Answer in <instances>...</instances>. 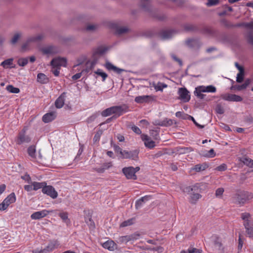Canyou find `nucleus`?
Listing matches in <instances>:
<instances>
[{"label":"nucleus","instance_id":"obj_33","mask_svg":"<svg viewBox=\"0 0 253 253\" xmlns=\"http://www.w3.org/2000/svg\"><path fill=\"white\" fill-rule=\"evenodd\" d=\"M174 123L176 124V122L174 120L170 119L165 118L163 120L161 126H172Z\"/></svg>","mask_w":253,"mask_h":253},{"label":"nucleus","instance_id":"obj_19","mask_svg":"<svg viewBox=\"0 0 253 253\" xmlns=\"http://www.w3.org/2000/svg\"><path fill=\"white\" fill-rule=\"evenodd\" d=\"M56 117L55 112H51L44 115L42 118V121L45 123H48L54 120Z\"/></svg>","mask_w":253,"mask_h":253},{"label":"nucleus","instance_id":"obj_25","mask_svg":"<svg viewBox=\"0 0 253 253\" xmlns=\"http://www.w3.org/2000/svg\"><path fill=\"white\" fill-rule=\"evenodd\" d=\"M251 80L250 79H247L245 81L244 83L242 84H236L232 86L233 88L236 89L238 91H240L243 89H245L247 88V87L250 84Z\"/></svg>","mask_w":253,"mask_h":253},{"label":"nucleus","instance_id":"obj_63","mask_svg":"<svg viewBox=\"0 0 253 253\" xmlns=\"http://www.w3.org/2000/svg\"><path fill=\"white\" fill-rule=\"evenodd\" d=\"M216 169L220 171H225L227 169V166L225 164H222V165L218 166Z\"/></svg>","mask_w":253,"mask_h":253},{"label":"nucleus","instance_id":"obj_57","mask_svg":"<svg viewBox=\"0 0 253 253\" xmlns=\"http://www.w3.org/2000/svg\"><path fill=\"white\" fill-rule=\"evenodd\" d=\"M171 57L172 59L175 62H177L180 66L182 65V62L181 59L177 58L174 54H171Z\"/></svg>","mask_w":253,"mask_h":253},{"label":"nucleus","instance_id":"obj_31","mask_svg":"<svg viewBox=\"0 0 253 253\" xmlns=\"http://www.w3.org/2000/svg\"><path fill=\"white\" fill-rule=\"evenodd\" d=\"M241 162L244 163V165L247 166L249 167L253 168V160L249 158L243 157L241 159Z\"/></svg>","mask_w":253,"mask_h":253},{"label":"nucleus","instance_id":"obj_43","mask_svg":"<svg viewBox=\"0 0 253 253\" xmlns=\"http://www.w3.org/2000/svg\"><path fill=\"white\" fill-rule=\"evenodd\" d=\"M215 111L216 113L218 114H223L224 113V109L220 103L216 105Z\"/></svg>","mask_w":253,"mask_h":253},{"label":"nucleus","instance_id":"obj_34","mask_svg":"<svg viewBox=\"0 0 253 253\" xmlns=\"http://www.w3.org/2000/svg\"><path fill=\"white\" fill-rule=\"evenodd\" d=\"M27 152L28 155L31 157L32 159L36 158V147L35 146L32 145L28 147L27 149Z\"/></svg>","mask_w":253,"mask_h":253},{"label":"nucleus","instance_id":"obj_22","mask_svg":"<svg viewBox=\"0 0 253 253\" xmlns=\"http://www.w3.org/2000/svg\"><path fill=\"white\" fill-rule=\"evenodd\" d=\"M66 92H63L56 100L55 105L57 108H62L64 104L66 97Z\"/></svg>","mask_w":253,"mask_h":253},{"label":"nucleus","instance_id":"obj_47","mask_svg":"<svg viewBox=\"0 0 253 253\" xmlns=\"http://www.w3.org/2000/svg\"><path fill=\"white\" fill-rule=\"evenodd\" d=\"M128 29L126 27H119L117 29L116 33L118 35H122L128 32Z\"/></svg>","mask_w":253,"mask_h":253},{"label":"nucleus","instance_id":"obj_44","mask_svg":"<svg viewBox=\"0 0 253 253\" xmlns=\"http://www.w3.org/2000/svg\"><path fill=\"white\" fill-rule=\"evenodd\" d=\"M94 73L95 74L101 76L102 78L103 81H104L108 77L107 74L105 72H102L101 69H97L94 72Z\"/></svg>","mask_w":253,"mask_h":253},{"label":"nucleus","instance_id":"obj_26","mask_svg":"<svg viewBox=\"0 0 253 253\" xmlns=\"http://www.w3.org/2000/svg\"><path fill=\"white\" fill-rule=\"evenodd\" d=\"M151 96L149 95L138 96L135 98V101L137 103H143L149 101Z\"/></svg>","mask_w":253,"mask_h":253},{"label":"nucleus","instance_id":"obj_37","mask_svg":"<svg viewBox=\"0 0 253 253\" xmlns=\"http://www.w3.org/2000/svg\"><path fill=\"white\" fill-rule=\"evenodd\" d=\"M141 234L138 232H135L133 234L130 235H128L129 241L131 242H133L134 241L137 240L140 237Z\"/></svg>","mask_w":253,"mask_h":253},{"label":"nucleus","instance_id":"obj_52","mask_svg":"<svg viewBox=\"0 0 253 253\" xmlns=\"http://www.w3.org/2000/svg\"><path fill=\"white\" fill-rule=\"evenodd\" d=\"M102 134V131L101 130H98L96 134L94 135L93 137V141L94 142H96L100 140V136Z\"/></svg>","mask_w":253,"mask_h":253},{"label":"nucleus","instance_id":"obj_61","mask_svg":"<svg viewBox=\"0 0 253 253\" xmlns=\"http://www.w3.org/2000/svg\"><path fill=\"white\" fill-rule=\"evenodd\" d=\"M247 40L248 42L249 43L252 45H253V34L252 32H249L247 36Z\"/></svg>","mask_w":253,"mask_h":253},{"label":"nucleus","instance_id":"obj_2","mask_svg":"<svg viewBox=\"0 0 253 253\" xmlns=\"http://www.w3.org/2000/svg\"><path fill=\"white\" fill-rule=\"evenodd\" d=\"M26 130L27 128H24L18 133L15 139L17 144L21 145L24 143H28L31 141V137L26 134Z\"/></svg>","mask_w":253,"mask_h":253},{"label":"nucleus","instance_id":"obj_45","mask_svg":"<svg viewBox=\"0 0 253 253\" xmlns=\"http://www.w3.org/2000/svg\"><path fill=\"white\" fill-rule=\"evenodd\" d=\"M175 116L177 118H181L184 120H187L189 115L184 113L183 112L178 111L175 113Z\"/></svg>","mask_w":253,"mask_h":253},{"label":"nucleus","instance_id":"obj_38","mask_svg":"<svg viewBox=\"0 0 253 253\" xmlns=\"http://www.w3.org/2000/svg\"><path fill=\"white\" fill-rule=\"evenodd\" d=\"M6 89L10 93H18L20 92V89L19 88L15 87L11 84L7 85Z\"/></svg>","mask_w":253,"mask_h":253},{"label":"nucleus","instance_id":"obj_11","mask_svg":"<svg viewBox=\"0 0 253 253\" xmlns=\"http://www.w3.org/2000/svg\"><path fill=\"white\" fill-rule=\"evenodd\" d=\"M52 211L43 210L41 211H36L31 215V218L32 219H40L45 217Z\"/></svg>","mask_w":253,"mask_h":253},{"label":"nucleus","instance_id":"obj_39","mask_svg":"<svg viewBox=\"0 0 253 253\" xmlns=\"http://www.w3.org/2000/svg\"><path fill=\"white\" fill-rule=\"evenodd\" d=\"M21 36L22 34L20 32L15 33L13 37L10 40V43L12 44H15V43H16L19 39L21 38Z\"/></svg>","mask_w":253,"mask_h":253},{"label":"nucleus","instance_id":"obj_27","mask_svg":"<svg viewBox=\"0 0 253 253\" xmlns=\"http://www.w3.org/2000/svg\"><path fill=\"white\" fill-rule=\"evenodd\" d=\"M37 81L41 84H45L48 82V78L43 73H39L37 75Z\"/></svg>","mask_w":253,"mask_h":253},{"label":"nucleus","instance_id":"obj_10","mask_svg":"<svg viewBox=\"0 0 253 253\" xmlns=\"http://www.w3.org/2000/svg\"><path fill=\"white\" fill-rule=\"evenodd\" d=\"M42 192L50 196L52 199H55L58 196L57 192L55 191L54 187L52 186H46L45 185L42 189Z\"/></svg>","mask_w":253,"mask_h":253},{"label":"nucleus","instance_id":"obj_32","mask_svg":"<svg viewBox=\"0 0 253 253\" xmlns=\"http://www.w3.org/2000/svg\"><path fill=\"white\" fill-rule=\"evenodd\" d=\"M214 246L218 250H220L222 247V243L221 240L219 237L216 235L212 236Z\"/></svg>","mask_w":253,"mask_h":253},{"label":"nucleus","instance_id":"obj_21","mask_svg":"<svg viewBox=\"0 0 253 253\" xmlns=\"http://www.w3.org/2000/svg\"><path fill=\"white\" fill-rule=\"evenodd\" d=\"M175 33L176 31L175 30L170 29L162 31L160 35L163 39H168L170 38Z\"/></svg>","mask_w":253,"mask_h":253},{"label":"nucleus","instance_id":"obj_56","mask_svg":"<svg viewBox=\"0 0 253 253\" xmlns=\"http://www.w3.org/2000/svg\"><path fill=\"white\" fill-rule=\"evenodd\" d=\"M251 216V214L248 212H244L241 214V218L244 221L249 220Z\"/></svg>","mask_w":253,"mask_h":253},{"label":"nucleus","instance_id":"obj_30","mask_svg":"<svg viewBox=\"0 0 253 253\" xmlns=\"http://www.w3.org/2000/svg\"><path fill=\"white\" fill-rule=\"evenodd\" d=\"M202 88L201 86H198L196 88L195 90L194 91V94L199 98L201 99H203L206 96L205 94L202 93V92H204V91H202Z\"/></svg>","mask_w":253,"mask_h":253},{"label":"nucleus","instance_id":"obj_29","mask_svg":"<svg viewBox=\"0 0 253 253\" xmlns=\"http://www.w3.org/2000/svg\"><path fill=\"white\" fill-rule=\"evenodd\" d=\"M201 86V87L202 88V91H204V92H212V93H213V92H216V87L212 85H208L207 86H204V85H202Z\"/></svg>","mask_w":253,"mask_h":253},{"label":"nucleus","instance_id":"obj_40","mask_svg":"<svg viewBox=\"0 0 253 253\" xmlns=\"http://www.w3.org/2000/svg\"><path fill=\"white\" fill-rule=\"evenodd\" d=\"M13 59L10 58L6 60H4L1 63V66H2L4 68H8V66H10L12 64Z\"/></svg>","mask_w":253,"mask_h":253},{"label":"nucleus","instance_id":"obj_54","mask_svg":"<svg viewBox=\"0 0 253 253\" xmlns=\"http://www.w3.org/2000/svg\"><path fill=\"white\" fill-rule=\"evenodd\" d=\"M221 23L223 25H224L225 27L227 28H233L234 27V24H232L231 22L228 21L226 19H222L221 20Z\"/></svg>","mask_w":253,"mask_h":253},{"label":"nucleus","instance_id":"obj_16","mask_svg":"<svg viewBox=\"0 0 253 253\" xmlns=\"http://www.w3.org/2000/svg\"><path fill=\"white\" fill-rule=\"evenodd\" d=\"M194 151V149L191 147H176L174 148V153L178 154L179 155H182L190 153Z\"/></svg>","mask_w":253,"mask_h":253},{"label":"nucleus","instance_id":"obj_42","mask_svg":"<svg viewBox=\"0 0 253 253\" xmlns=\"http://www.w3.org/2000/svg\"><path fill=\"white\" fill-rule=\"evenodd\" d=\"M113 114L112 107L108 108L101 112L103 117H107Z\"/></svg>","mask_w":253,"mask_h":253},{"label":"nucleus","instance_id":"obj_23","mask_svg":"<svg viewBox=\"0 0 253 253\" xmlns=\"http://www.w3.org/2000/svg\"><path fill=\"white\" fill-rule=\"evenodd\" d=\"M140 6L143 10L149 12H151L150 0H141Z\"/></svg>","mask_w":253,"mask_h":253},{"label":"nucleus","instance_id":"obj_64","mask_svg":"<svg viewBox=\"0 0 253 253\" xmlns=\"http://www.w3.org/2000/svg\"><path fill=\"white\" fill-rule=\"evenodd\" d=\"M243 225L245 228L253 226V222L249 219L244 221Z\"/></svg>","mask_w":253,"mask_h":253},{"label":"nucleus","instance_id":"obj_28","mask_svg":"<svg viewBox=\"0 0 253 253\" xmlns=\"http://www.w3.org/2000/svg\"><path fill=\"white\" fill-rule=\"evenodd\" d=\"M31 184H32L33 190L37 191L41 188L43 189V187L46 185V182H32Z\"/></svg>","mask_w":253,"mask_h":253},{"label":"nucleus","instance_id":"obj_51","mask_svg":"<svg viewBox=\"0 0 253 253\" xmlns=\"http://www.w3.org/2000/svg\"><path fill=\"white\" fill-rule=\"evenodd\" d=\"M246 232L250 238L253 237V225L245 228Z\"/></svg>","mask_w":253,"mask_h":253},{"label":"nucleus","instance_id":"obj_62","mask_svg":"<svg viewBox=\"0 0 253 253\" xmlns=\"http://www.w3.org/2000/svg\"><path fill=\"white\" fill-rule=\"evenodd\" d=\"M131 128L133 131L137 134H140L141 133V131L140 128L134 125L132 126Z\"/></svg>","mask_w":253,"mask_h":253},{"label":"nucleus","instance_id":"obj_15","mask_svg":"<svg viewBox=\"0 0 253 253\" xmlns=\"http://www.w3.org/2000/svg\"><path fill=\"white\" fill-rule=\"evenodd\" d=\"M222 98L229 101L241 102L243 100L241 96L236 94H227L222 96Z\"/></svg>","mask_w":253,"mask_h":253},{"label":"nucleus","instance_id":"obj_9","mask_svg":"<svg viewBox=\"0 0 253 253\" xmlns=\"http://www.w3.org/2000/svg\"><path fill=\"white\" fill-rule=\"evenodd\" d=\"M122 172L127 179H132L133 180L137 179V176L135 174V171H134V168L133 167L124 168L122 169Z\"/></svg>","mask_w":253,"mask_h":253},{"label":"nucleus","instance_id":"obj_55","mask_svg":"<svg viewBox=\"0 0 253 253\" xmlns=\"http://www.w3.org/2000/svg\"><path fill=\"white\" fill-rule=\"evenodd\" d=\"M224 191V190L223 188H217L215 191V196L216 197H220L222 195Z\"/></svg>","mask_w":253,"mask_h":253},{"label":"nucleus","instance_id":"obj_6","mask_svg":"<svg viewBox=\"0 0 253 253\" xmlns=\"http://www.w3.org/2000/svg\"><path fill=\"white\" fill-rule=\"evenodd\" d=\"M67 60L63 57H56L53 58L50 62V65L53 68H60L61 66L66 67Z\"/></svg>","mask_w":253,"mask_h":253},{"label":"nucleus","instance_id":"obj_18","mask_svg":"<svg viewBox=\"0 0 253 253\" xmlns=\"http://www.w3.org/2000/svg\"><path fill=\"white\" fill-rule=\"evenodd\" d=\"M151 199L152 197L150 195H146L141 197L136 201L135 205V208L136 209H140L146 202L150 200Z\"/></svg>","mask_w":253,"mask_h":253},{"label":"nucleus","instance_id":"obj_58","mask_svg":"<svg viewBox=\"0 0 253 253\" xmlns=\"http://www.w3.org/2000/svg\"><path fill=\"white\" fill-rule=\"evenodd\" d=\"M104 170L105 171L107 169H108L110 168H111L113 166L112 163V162H108V163H105L103 164V165L101 166Z\"/></svg>","mask_w":253,"mask_h":253},{"label":"nucleus","instance_id":"obj_20","mask_svg":"<svg viewBox=\"0 0 253 253\" xmlns=\"http://www.w3.org/2000/svg\"><path fill=\"white\" fill-rule=\"evenodd\" d=\"M102 247L109 251H113L117 248V244L111 240H109L101 244Z\"/></svg>","mask_w":253,"mask_h":253},{"label":"nucleus","instance_id":"obj_35","mask_svg":"<svg viewBox=\"0 0 253 253\" xmlns=\"http://www.w3.org/2000/svg\"><path fill=\"white\" fill-rule=\"evenodd\" d=\"M135 221V218L134 217H132L131 218L128 219L126 220H125L124 222H123L121 224L120 226L122 227H125L131 225L134 223Z\"/></svg>","mask_w":253,"mask_h":253},{"label":"nucleus","instance_id":"obj_49","mask_svg":"<svg viewBox=\"0 0 253 253\" xmlns=\"http://www.w3.org/2000/svg\"><path fill=\"white\" fill-rule=\"evenodd\" d=\"M21 178L23 180H25V181L27 182L29 184H30L32 182L30 175L27 174V173H25L24 175H22L21 176Z\"/></svg>","mask_w":253,"mask_h":253},{"label":"nucleus","instance_id":"obj_4","mask_svg":"<svg viewBox=\"0 0 253 253\" xmlns=\"http://www.w3.org/2000/svg\"><path fill=\"white\" fill-rule=\"evenodd\" d=\"M139 151L138 150L132 151L124 150L121 151V157L123 159H129L134 161L138 160V154Z\"/></svg>","mask_w":253,"mask_h":253},{"label":"nucleus","instance_id":"obj_7","mask_svg":"<svg viewBox=\"0 0 253 253\" xmlns=\"http://www.w3.org/2000/svg\"><path fill=\"white\" fill-rule=\"evenodd\" d=\"M178 99L183 102H188L190 100L189 91L185 87L179 88L178 91Z\"/></svg>","mask_w":253,"mask_h":253},{"label":"nucleus","instance_id":"obj_60","mask_svg":"<svg viewBox=\"0 0 253 253\" xmlns=\"http://www.w3.org/2000/svg\"><path fill=\"white\" fill-rule=\"evenodd\" d=\"M244 73H242L241 74V73H239L237 74V79H236L237 82L242 83L244 79Z\"/></svg>","mask_w":253,"mask_h":253},{"label":"nucleus","instance_id":"obj_50","mask_svg":"<svg viewBox=\"0 0 253 253\" xmlns=\"http://www.w3.org/2000/svg\"><path fill=\"white\" fill-rule=\"evenodd\" d=\"M59 216L65 222H66L67 220H68V213L66 212H62L59 213Z\"/></svg>","mask_w":253,"mask_h":253},{"label":"nucleus","instance_id":"obj_53","mask_svg":"<svg viewBox=\"0 0 253 253\" xmlns=\"http://www.w3.org/2000/svg\"><path fill=\"white\" fill-rule=\"evenodd\" d=\"M187 120H191L193 121V122L194 123V124L197 126L199 128H203L204 127V126H202V125H201L200 124H199L194 119V118L190 116V115H189L188 117V118Z\"/></svg>","mask_w":253,"mask_h":253},{"label":"nucleus","instance_id":"obj_1","mask_svg":"<svg viewBox=\"0 0 253 253\" xmlns=\"http://www.w3.org/2000/svg\"><path fill=\"white\" fill-rule=\"evenodd\" d=\"M253 198V194L245 191H239L232 197L233 202L240 206H243Z\"/></svg>","mask_w":253,"mask_h":253},{"label":"nucleus","instance_id":"obj_3","mask_svg":"<svg viewBox=\"0 0 253 253\" xmlns=\"http://www.w3.org/2000/svg\"><path fill=\"white\" fill-rule=\"evenodd\" d=\"M15 201V195L14 193H11L0 204V211L5 210L11 204L14 203Z\"/></svg>","mask_w":253,"mask_h":253},{"label":"nucleus","instance_id":"obj_24","mask_svg":"<svg viewBox=\"0 0 253 253\" xmlns=\"http://www.w3.org/2000/svg\"><path fill=\"white\" fill-rule=\"evenodd\" d=\"M105 67L107 70L109 71L113 70L118 74H120L123 71V69H120L115 66L114 65H113L112 64L109 62H107L105 64Z\"/></svg>","mask_w":253,"mask_h":253},{"label":"nucleus","instance_id":"obj_48","mask_svg":"<svg viewBox=\"0 0 253 253\" xmlns=\"http://www.w3.org/2000/svg\"><path fill=\"white\" fill-rule=\"evenodd\" d=\"M150 135L155 140H159L160 136L159 132L157 130H152L150 131Z\"/></svg>","mask_w":253,"mask_h":253},{"label":"nucleus","instance_id":"obj_59","mask_svg":"<svg viewBox=\"0 0 253 253\" xmlns=\"http://www.w3.org/2000/svg\"><path fill=\"white\" fill-rule=\"evenodd\" d=\"M218 0H208L207 5L208 6H213L218 3Z\"/></svg>","mask_w":253,"mask_h":253},{"label":"nucleus","instance_id":"obj_14","mask_svg":"<svg viewBox=\"0 0 253 253\" xmlns=\"http://www.w3.org/2000/svg\"><path fill=\"white\" fill-rule=\"evenodd\" d=\"M141 137L142 140L144 141V144L146 147L152 149L155 146V142L151 140L147 135L143 134Z\"/></svg>","mask_w":253,"mask_h":253},{"label":"nucleus","instance_id":"obj_13","mask_svg":"<svg viewBox=\"0 0 253 253\" xmlns=\"http://www.w3.org/2000/svg\"><path fill=\"white\" fill-rule=\"evenodd\" d=\"M40 50L43 54L46 55L54 54L58 52L57 49L56 47L52 45L42 47L41 48Z\"/></svg>","mask_w":253,"mask_h":253},{"label":"nucleus","instance_id":"obj_8","mask_svg":"<svg viewBox=\"0 0 253 253\" xmlns=\"http://www.w3.org/2000/svg\"><path fill=\"white\" fill-rule=\"evenodd\" d=\"M187 189H188V192H193V193H191V201L190 202L192 204H195L196 201L199 199L201 197V195L198 193H195L194 192L196 191H198L199 189V187L197 185H194L191 187H189L187 188Z\"/></svg>","mask_w":253,"mask_h":253},{"label":"nucleus","instance_id":"obj_41","mask_svg":"<svg viewBox=\"0 0 253 253\" xmlns=\"http://www.w3.org/2000/svg\"><path fill=\"white\" fill-rule=\"evenodd\" d=\"M207 167L206 165L198 164L194 166V167L193 168V169L196 171L199 172L205 170Z\"/></svg>","mask_w":253,"mask_h":253},{"label":"nucleus","instance_id":"obj_12","mask_svg":"<svg viewBox=\"0 0 253 253\" xmlns=\"http://www.w3.org/2000/svg\"><path fill=\"white\" fill-rule=\"evenodd\" d=\"M112 109L114 119H116L126 112L125 109L122 106H112Z\"/></svg>","mask_w":253,"mask_h":253},{"label":"nucleus","instance_id":"obj_46","mask_svg":"<svg viewBox=\"0 0 253 253\" xmlns=\"http://www.w3.org/2000/svg\"><path fill=\"white\" fill-rule=\"evenodd\" d=\"M28 60L27 58H21L18 60V64L20 66L24 67L28 64Z\"/></svg>","mask_w":253,"mask_h":253},{"label":"nucleus","instance_id":"obj_5","mask_svg":"<svg viewBox=\"0 0 253 253\" xmlns=\"http://www.w3.org/2000/svg\"><path fill=\"white\" fill-rule=\"evenodd\" d=\"M43 38L42 34H39L36 36L30 37L27 39L26 42H24L21 46V51L25 52L29 49L30 43L32 42H35L40 41Z\"/></svg>","mask_w":253,"mask_h":253},{"label":"nucleus","instance_id":"obj_36","mask_svg":"<svg viewBox=\"0 0 253 253\" xmlns=\"http://www.w3.org/2000/svg\"><path fill=\"white\" fill-rule=\"evenodd\" d=\"M129 238L127 235L120 236L118 238L117 242L120 244H126L128 242H129Z\"/></svg>","mask_w":253,"mask_h":253},{"label":"nucleus","instance_id":"obj_17","mask_svg":"<svg viewBox=\"0 0 253 253\" xmlns=\"http://www.w3.org/2000/svg\"><path fill=\"white\" fill-rule=\"evenodd\" d=\"M59 246V242L57 240H54L49 242L48 245L43 249V252L46 253L51 252L55 249H56Z\"/></svg>","mask_w":253,"mask_h":253}]
</instances>
